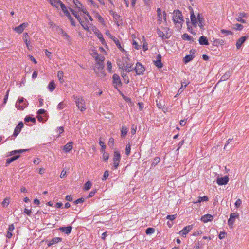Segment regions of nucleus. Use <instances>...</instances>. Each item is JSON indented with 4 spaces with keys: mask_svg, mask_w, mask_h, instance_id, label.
<instances>
[{
    "mask_svg": "<svg viewBox=\"0 0 249 249\" xmlns=\"http://www.w3.org/2000/svg\"><path fill=\"white\" fill-rule=\"evenodd\" d=\"M173 20L175 24H178L180 25L179 27H182V24L184 22V19L182 13L179 10H174Z\"/></svg>",
    "mask_w": 249,
    "mask_h": 249,
    "instance_id": "nucleus-1",
    "label": "nucleus"
},
{
    "mask_svg": "<svg viewBox=\"0 0 249 249\" xmlns=\"http://www.w3.org/2000/svg\"><path fill=\"white\" fill-rule=\"evenodd\" d=\"M104 68V66L103 64V62L96 63L94 71L98 76L103 77L106 75Z\"/></svg>",
    "mask_w": 249,
    "mask_h": 249,
    "instance_id": "nucleus-2",
    "label": "nucleus"
},
{
    "mask_svg": "<svg viewBox=\"0 0 249 249\" xmlns=\"http://www.w3.org/2000/svg\"><path fill=\"white\" fill-rule=\"evenodd\" d=\"M28 105L27 100L23 97H19L16 103V107L18 109L23 110Z\"/></svg>",
    "mask_w": 249,
    "mask_h": 249,
    "instance_id": "nucleus-3",
    "label": "nucleus"
},
{
    "mask_svg": "<svg viewBox=\"0 0 249 249\" xmlns=\"http://www.w3.org/2000/svg\"><path fill=\"white\" fill-rule=\"evenodd\" d=\"M75 103L78 108L81 111H83L86 110L85 102L84 99L82 97H74Z\"/></svg>",
    "mask_w": 249,
    "mask_h": 249,
    "instance_id": "nucleus-4",
    "label": "nucleus"
},
{
    "mask_svg": "<svg viewBox=\"0 0 249 249\" xmlns=\"http://www.w3.org/2000/svg\"><path fill=\"white\" fill-rule=\"evenodd\" d=\"M239 217V213H231L230 218L228 220V224L231 229L233 228V224L235 222V219Z\"/></svg>",
    "mask_w": 249,
    "mask_h": 249,
    "instance_id": "nucleus-5",
    "label": "nucleus"
},
{
    "mask_svg": "<svg viewBox=\"0 0 249 249\" xmlns=\"http://www.w3.org/2000/svg\"><path fill=\"white\" fill-rule=\"evenodd\" d=\"M190 14V19L193 26L195 27L197 26V18L196 17L193 8L191 7H189Z\"/></svg>",
    "mask_w": 249,
    "mask_h": 249,
    "instance_id": "nucleus-6",
    "label": "nucleus"
},
{
    "mask_svg": "<svg viewBox=\"0 0 249 249\" xmlns=\"http://www.w3.org/2000/svg\"><path fill=\"white\" fill-rule=\"evenodd\" d=\"M134 70L137 75H142L143 74L145 68L141 63L137 62Z\"/></svg>",
    "mask_w": 249,
    "mask_h": 249,
    "instance_id": "nucleus-7",
    "label": "nucleus"
},
{
    "mask_svg": "<svg viewBox=\"0 0 249 249\" xmlns=\"http://www.w3.org/2000/svg\"><path fill=\"white\" fill-rule=\"evenodd\" d=\"M119 69H121L123 71H126V72H130L134 69L132 68V65L128 64L124 66L123 64H118Z\"/></svg>",
    "mask_w": 249,
    "mask_h": 249,
    "instance_id": "nucleus-8",
    "label": "nucleus"
},
{
    "mask_svg": "<svg viewBox=\"0 0 249 249\" xmlns=\"http://www.w3.org/2000/svg\"><path fill=\"white\" fill-rule=\"evenodd\" d=\"M28 25V23H23L20 25L16 27L14 30V31L18 34H21L23 32V30L25 28H26Z\"/></svg>",
    "mask_w": 249,
    "mask_h": 249,
    "instance_id": "nucleus-9",
    "label": "nucleus"
},
{
    "mask_svg": "<svg viewBox=\"0 0 249 249\" xmlns=\"http://www.w3.org/2000/svg\"><path fill=\"white\" fill-rule=\"evenodd\" d=\"M229 181V178L227 176H225L223 177L218 178H217V183L219 185H223L226 184Z\"/></svg>",
    "mask_w": 249,
    "mask_h": 249,
    "instance_id": "nucleus-10",
    "label": "nucleus"
},
{
    "mask_svg": "<svg viewBox=\"0 0 249 249\" xmlns=\"http://www.w3.org/2000/svg\"><path fill=\"white\" fill-rule=\"evenodd\" d=\"M193 225H189L185 227L179 232V234L183 237H185L186 234L192 229Z\"/></svg>",
    "mask_w": 249,
    "mask_h": 249,
    "instance_id": "nucleus-11",
    "label": "nucleus"
},
{
    "mask_svg": "<svg viewBox=\"0 0 249 249\" xmlns=\"http://www.w3.org/2000/svg\"><path fill=\"white\" fill-rule=\"evenodd\" d=\"M237 21L243 23H246L245 20L242 19V18L247 17V14L246 13H245V12H240L237 14Z\"/></svg>",
    "mask_w": 249,
    "mask_h": 249,
    "instance_id": "nucleus-12",
    "label": "nucleus"
},
{
    "mask_svg": "<svg viewBox=\"0 0 249 249\" xmlns=\"http://www.w3.org/2000/svg\"><path fill=\"white\" fill-rule=\"evenodd\" d=\"M23 124L22 122H19L18 125L16 127L14 132L13 133V135L14 136H17L20 132L21 128L23 127Z\"/></svg>",
    "mask_w": 249,
    "mask_h": 249,
    "instance_id": "nucleus-13",
    "label": "nucleus"
},
{
    "mask_svg": "<svg viewBox=\"0 0 249 249\" xmlns=\"http://www.w3.org/2000/svg\"><path fill=\"white\" fill-rule=\"evenodd\" d=\"M154 63L157 67L159 68L163 67V64L161 62V56L160 54H158L157 56L156 60L154 61Z\"/></svg>",
    "mask_w": 249,
    "mask_h": 249,
    "instance_id": "nucleus-14",
    "label": "nucleus"
},
{
    "mask_svg": "<svg viewBox=\"0 0 249 249\" xmlns=\"http://www.w3.org/2000/svg\"><path fill=\"white\" fill-rule=\"evenodd\" d=\"M15 229V227L13 224L9 225V227L8 228L7 231V235L6 237L8 239H10L12 236V232Z\"/></svg>",
    "mask_w": 249,
    "mask_h": 249,
    "instance_id": "nucleus-15",
    "label": "nucleus"
},
{
    "mask_svg": "<svg viewBox=\"0 0 249 249\" xmlns=\"http://www.w3.org/2000/svg\"><path fill=\"white\" fill-rule=\"evenodd\" d=\"M213 218V216H212L211 214H207L202 216L201 218V220L204 223H206L209 221H212Z\"/></svg>",
    "mask_w": 249,
    "mask_h": 249,
    "instance_id": "nucleus-16",
    "label": "nucleus"
},
{
    "mask_svg": "<svg viewBox=\"0 0 249 249\" xmlns=\"http://www.w3.org/2000/svg\"><path fill=\"white\" fill-rule=\"evenodd\" d=\"M53 6L57 8L61 6V3H63L60 0H47Z\"/></svg>",
    "mask_w": 249,
    "mask_h": 249,
    "instance_id": "nucleus-17",
    "label": "nucleus"
},
{
    "mask_svg": "<svg viewBox=\"0 0 249 249\" xmlns=\"http://www.w3.org/2000/svg\"><path fill=\"white\" fill-rule=\"evenodd\" d=\"M247 39V37L243 36L240 37L239 39L237 40L236 46L237 49H239L241 47L242 45L245 42Z\"/></svg>",
    "mask_w": 249,
    "mask_h": 249,
    "instance_id": "nucleus-18",
    "label": "nucleus"
},
{
    "mask_svg": "<svg viewBox=\"0 0 249 249\" xmlns=\"http://www.w3.org/2000/svg\"><path fill=\"white\" fill-rule=\"evenodd\" d=\"M197 18L199 22V26L201 29H202L204 26L205 22L202 15L199 13L197 16Z\"/></svg>",
    "mask_w": 249,
    "mask_h": 249,
    "instance_id": "nucleus-19",
    "label": "nucleus"
},
{
    "mask_svg": "<svg viewBox=\"0 0 249 249\" xmlns=\"http://www.w3.org/2000/svg\"><path fill=\"white\" fill-rule=\"evenodd\" d=\"M94 33L96 35L97 37L100 39V41L102 42L103 44H104L105 43V40L103 37L102 34L101 33V32L97 29H95L94 31Z\"/></svg>",
    "mask_w": 249,
    "mask_h": 249,
    "instance_id": "nucleus-20",
    "label": "nucleus"
},
{
    "mask_svg": "<svg viewBox=\"0 0 249 249\" xmlns=\"http://www.w3.org/2000/svg\"><path fill=\"white\" fill-rule=\"evenodd\" d=\"M60 231L62 232H65L67 234H69L72 230V227L68 226V227H62L59 228Z\"/></svg>",
    "mask_w": 249,
    "mask_h": 249,
    "instance_id": "nucleus-21",
    "label": "nucleus"
},
{
    "mask_svg": "<svg viewBox=\"0 0 249 249\" xmlns=\"http://www.w3.org/2000/svg\"><path fill=\"white\" fill-rule=\"evenodd\" d=\"M73 142H70L68 143H67L65 145H64L63 147V150L65 152H69L73 147Z\"/></svg>",
    "mask_w": 249,
    "mask_h": 249,
    "instance_id": "nucleus-22",
    "label": "nucleus"
},
{
    "mask_svg": "<svg viewBox=\"0 0 249 249\" xmlns=\"http://www.w3.org/2000/svg\"><path fill=\"white\" fill-rule=\"evenodd\" d=\"M62 238L59 237H54L53 238H52L49 242V243L48 244V246H51L53 245H54L55 244L58 243L59 242L61 241Z\"/></svg>",
    "mask_w": 249,
    "mask_h": 249,
    "instance_id": "nucleus-23",
    "label": "nucleus"
},
{
    "mask_svg": "<svg viewBox=\"0 0 249 249\" xmlns=\"http://www.w3.org/2000/svg\"><path fill=\"white\" fill-rule=\"evenodd\" d=\"M112 78L114 83L119 85L121 84L120 78L118 74H114Z\"/></svg>",
    "mask_w": 249,
    "mask_h": 249,
    "instance_id": "nucleus-24",
    "label": "nucleus"
},
{
    "mask_svg": "<svg viewBox=\"0 0 249 249\" xmlns=\"http://www.w3.org/2000/svg\"><path fill=\"white\" fill-rule=\"evenodd\" d=\"M20 157V155H17L6 160V166H7L12 162L16 160Z\"/></svg>",
    "mask_w": 249,
    "mask_h": 249,
    "instance_id": "nucleus-25",
    "label": "nucleus"
},
{
    "mask_svg": "<svg viewBox=\"0 0 249 249\" xmlns=\"http://www.w3.org/2000/svg\"><path fill=\"white\" fill-rule=\"evenodd\" d=\"M199 42L201 45H208L209 44L207 37L204 36H202L199 38Z\"/></svg>",
    "mask_w": 249,
    "mask_h": 249,
    "instance_id": "nucleus-26",
    "label": "nucleus"
},
{
    "mask_svg": "<svg viewBox=\"0 0 249 249\" xmlns=\"http://www.w3.org/2000/svg\"><path fill=\"white\" fill-rule=\"evenodd\" d=\"M121 155L120 152L118 151H115L114 152V156L113 158V161H120Z\"/></svg>",
    "mask_w": 249,
    "mask_h": 249,
    "instance_id": "nucleus-27",
    "label": "nucleus"
},
{
    "mask_svg": "<svg viewBox=\"0 0 249 249\" xmlns=\"http://www.w3.org/2000/svg\"><path fill=\"white\" fill-rule=\"evenodd\" d=\"M225 44V42L221 39H215L213 42V45L215 46L219 45H223Z\"/></svg>",
    "mask_w": 249,
    "mask_h": 249,
    "instance_id": "nucleus-28",
    "label": "nucleus"
},
{
    "mask_svg": "<svg viewBox=\"0 0 249 249\" xmlns=\"http://www.w3.org/2000/svg\"><path fill=\"white\" fill-rule=\"evenodd\" d=\"M61 8L62 9V10L63 11V12L66 15V16L68 18H71V15H70L69 12L68 11L66 7L63 3H61Z\"/></svg>",
    "mask_w": 249,
    "mask_h": 249,
    "instance_id": "nucleus-29",
    "label": "nucleus"
},
{
    "mask_svg": "<svg viewBox=\"0 0 249 249\" xmlns=\"http://www.w3.org/2000/svg\"><path fill=\"white\" fill-rule=\"evenodd\" d=\"M112 40H113V41L114 42V43L116 45L117 47L118 48V49H119L122 52L124 51V50L123 48H122V46L121 45L120 42V41H119L118 39H117L115 37H113V39Z\"/></svg>",
    "mask_w": 249,
    "mask_h": 249,
    "instance_id": "nucleus-30",
    "label": "nucleus"
},
{
    "mask_svg": "<svg viewBox=\"0 0 249 249\" xmlns=\"http://www.w3.org/2000/svg\"><path fill=\"white\" fill-rule=\"evenodd\" d=\"M182 38L183 40H186L190 41H193V37L187 34H184L182 35Z\"/></svg>",
    "mask_w": 249,
    "mask_h": 249,
    "instance_id": "nucleus-31",
    "label": "nucleus"
},
{
    "mask_svg": "<svg viewBox=\"0 0 249 249\" xmlns=\"http://www.w3.org/2000/svg\"><path fill=\"white\" fill-rule=\"evenodd\" d=\"M48 88L51 92L54 90L55 88V84L54 82L53 81L50 82L48 85Z\"/></svg>",
    "mask_w": 249,
    "mask_h": 249,
    "instance_id": "nucleus-32",
    "label": "nucleus"
},
{
    "mask_svg": "<svg viewBox=\"0 0 249 249\" xmlns=\"http://www.w3.org/2000/svg\"><path fill=\"white\" fill-rule=\"evenodd\" d=\"M129 60V58L126 56L125 57H123L122 58V62L120 61H118V64H123L124 65L128 64V61Z\"/></svg>",
    "mask_w": 249,
    "mask_h": 249,
    "instance_id": "nucleus-33",
    "label": "nucleus"
},
{
    "mask_svg": "<svg viewBox=\"0 0 249 249\" xmlns=\"http://www.w3.org/2000/svg\"><path fill=\"white\" fill-rule=\"evenodd\" d=\"M127 133V128L125 126H123L121 129V136L125 137Z\"/></svg>",
    "mask_w": 249,
    "mask_h": 249,
    "instance_id": "nucleus-34",
    "label": "nucleus"
},
{
    "mask_svg": "<svg viewBox=\"0 0 249 249\" xmlns=\"http://www.w3.org/2000/svg\"><path fill=\"white\" fill-rule=\"evenodd\" d=\"M193 58V56L192 55H187L183 59V62L187 63L192 60Z\"/></svg>",
    "mask_w": 249,
    "mask_h": 249,
    "instance_id": "nucleus-35",
    "label": "nucleus"
},
{
    "mask_svg": "<svg viewBox=\"0 0 249 249\" xmlns=\"http://www.w3.org/2000/svg\"><path fill=\"white\" fill-rule=\"evenodd\" d=\"M57 77L58 78L59 80L61 83H63L64 82L63 78V72L62 71H58L57 73Z\"/></svg>",
    "mask_w": 249,
    "mask_h": 249,
    "instance_id": "nucleus-36",
    "label": "nucleus"
},
{
    "mask_svg": "<svg viewBox=\"0 0 249 249\" xmlns=\"http://www.w3.org/2000/svg\"><path fill=\"white\" fill-rule=\"evenodd\" d=\"M208 200V198L207 196H204L203 197H199L197 201L195 202L196 203H200L201 201H207Z\"/></svg>",
    "mask_w": 249,
    "mask_h": 249,
    "instance_id": "nucleus-37",
    "label": "nucleus"
},
{
    "mask_svg": "<svg viewBox=\"0 0 249 249\" xmlns=\"http://www.w3.org/2000/svg\"><path fill=\"white\" fill-rule=\"evenodd\" d=\"M95 58L96 61V62H103L105 60V57L103 56H102L100 54H99L97 56H95Z\"/></svg>",
    "mask_w": 249,
    "mask_h": 249,
    "instance_id": "nucleus-38",
    "label": "nucleus"
},
{
    "mask_svg": "<svg viewBox=\"0 0 249 249\" xmlns=\"http://www.w3.org/2000/svg\"><path fill=\"white\" fill-rule=\"evenodd\" d=\"M221 33L222 34H224L225 35L228 36V35H232L233 33L231 31L225 30V29H221L220 30Z\"/></svg>",
    "mask_w": 249,
    "mask_h": 249,
    "instance_id": "nucleus-39",
    "label": "nucleus"
},
{
    "mask_svg": "<svg viewBox=\"0 0 249 249\" xmlns=\"http://www.w3.org/2000/svg\"><path fill=\"white\" fill-rule=\"evenodd\" d=\"M122 76L126 83H128L129 82L128 76L126 73H124V71L122 72Z\"/></svg>",
    "mask_w": 249,
    "mask_h": 249,
    "instance_id": "nucleus-40",
    "label": "nucleus"
},
{
    "mask_svg": "<svg viewBox=\"0 0 249 249\" xmlns=\"http://www.w3.org/2000/svg\"><path fill=\"white\" fill-rule=\"evenodd\" d=\"M155 232V229L153 228H148L145 231L147 234H152Z\"/></svg>",
    "mask_w": 249,
    "mask_h": 249,
    "instance_id": "nucleus-41",
    "label": "nucleus"
},
{
    "mask_svg": "<svg viewBox=\"0 0 249 249\" xmlns=\"http://www.w3.org/2000/svg\"><path fill=\"white\" fill-rule=\"evenodd\" d=\"M243 28V26L241 24L236 23L234 25V29L236 30L240 31Z\"/></svg>",
    "mask_w": 249,
    "mask_h": 249,
    "instance_id": "nucleus-42",
    "label": "nucleus"
},
{
    "mask_svg": "<svg viewBox=\"0 0 249 249\" xmlns=\"http://www.w3.org/2000/svg\"><path fill=\"white\" fill-rule=\"evenodd\" d=\"M91 187V183L89 181H88L85 184V187L84 189L86 190H88Z\"/></svg>",
    "mask_w": 249,
    "mask_h": 249,
    "instance_id": "nucleus-43",
    "label": "nucleus"
},
{
    "mask_svg": "<svg viewBox=\"0 0 249 249\" xmlns=\"http://www.w3.org/2000/svg\"><path fill=\"white\" fill-rule=\"evenodd\" d=\"M79 22L84 29H85L86 30H89V26L87 23H85L84 21H82L81 20H80V21H79Z\"/></svg>",
    "mask_w": 249,
    "mask_h": 249,
    "instance_id": "nucleus-44",
    "label": "nucleus"
},
{
    "mask_svg": "<svg viewBox=\"0 0 249 249\" xmlns=\"http://www.w3.org/2000/svg\"><path fill=\"white\" fill-rule=\"evenodd\" d=\"M70 10H71V12L72 13V14L74 16V17L78 20V21H80L81 19L79 17V16L77 15V13L74 10H73L72 9H71Z\"/></svg>",
    "mask_w": 249,
    "mask_h": 249,
    "instance_id": "nucleus-45",
    "label": "nucleus"
},
{
    "mask_svg": "<svg viewBox=\"0 0 249 249\" xmlns=\"http://www.w3.org/2000/svg\"><path fill=\"white\" fill-rule=\"evenodd\" d=\"M9 204V199L6 198L2 202V205L3 207H7Z\"/></svg>",
    "mask_w": 249,
    "mask_h": 249,
    "instance_id": "nucleus-46",
    "label": "nucleus"
},
{
    "mask_svg": "<svg viewBox=\"0 0 249 249\" xmlns=\"http://www.w3.org/2000/svg\"><path fill=\"white\" fill-rule=\"evenodd\" d=\"M73 2L78 9H80V7L82 6V4L78 0H73Z\"/></svg>",
    "mask_w": 249,
    "mask_h": 249,
    "instance_id": "nucleus-47",
    "label": "nucleus"
},
{
    "mask_svg": "<svg viewBox=\"0 0 249 249\" xmlns=\"http://www.w3.org/2000/svg\"><path fill=\"white\" fill-rule=\"evenodd\" d=\"M107 71L111 73L112 72V70H111L112 64L110 61H107Z\"/></svg>",
    "mask_w": 249,
    "mask_h": 249,
    "instance_id": "nucleus-48",
    "label": "nucleus"
},
{
    "mask_svg": "<svg viewBox=\"0 0 249 249\" xmlns=\"http://www.w3.org/2000/svg\"><path fill=\"white\" fill-rule=\"evenodd\" d=\"M160 161V159L159 157H156L154 159L152 165L155 166Z\"/></svg>",
    "mask_w": 249,
    "mask_h": 249,
    "instance_id": "nucleus-49",
    "label": "nucleus"
},
{
    "mask_svg": "<svg viewBox=\"0 0 249 249\" xmlns=\"http://www.w3.org/2000/svg\"><path fill=\"white\" fill-rule=\"evenodd\" d=\"M230 75L231 73L230 72L226 73L223 76H222L221 79L223 81L226 80V79L229 78V77H230Z\"/></svg>",
    "mask_w": 249,
    "mask_h": 249,
    "instance_id": "nucleus-50",
    "label": "nucleus"
},
{
    "mask_svg": "<svg viewBox=\"0 0 249 249\" xmlns=\"http://www.w3.org/2000/svg\"><path fill=\"white\" fill-rule=\"evenodd\" d=\"M131 151V146L129 144H127L126 146L125 154L127 155H129Z\"/></svg>",
    "mask_w": 249,
    "mask_h": 249,
    "instance_id": "nucleus-51",
    "label": "nucleus"
},
{
    "mask_svg": "<svg viewBox=\"0 0 249 249\" xmlns=\"http://www.w3.org/2000/svg\"><path fill=\"white\" fill-rule=\"evenodd\" d=\"M25 121L29 122V121H31L32 122L35 123L36 122V119L35 118H32L30 117H26L25 119Z\"/></svg>",
    "mask_w": 249,
    "mask_h": 249,
    "instance_id": "nucleus-52",
    "label": "nucleus"
},
{
    "mask_svg": "<svg viewBox=\"0 0 249 249\" xmlns=\"http://www.w3.org/2000/svg\"><path fill=\"white\" fill-rule=\"evenodd\" d=\"M99 143L102 147V151H104L105 149L106 148V145L104 142L101 141V138H100Z\"/></svg>",
    "mask_w": 249,
    "mask_h": 249,
    "instance_id": "nucleus-53",
    "label": "nucleus"
},
{
    "mask_svg": "<svg viewBox=\"0 0 249 249\" xmlns=\"http://www.w3.org/2000/svg\"><path fill=\"white\" fill-rule=\"evenodd\" d=\"M108 176H109L108 171L107 170L105 171V172L104 173L103 177L102 178V180L103 181L105 180L107 178Z\"/></svg>",
    "mask_w": 249,
    "mask_h": 249,
    "instance_id": "nucleus-54",
    "label": "nucleus"
},
{
    "mask_svg": "<svg viewBox=\"0 0 249 249\" xmlns=\"http://www.w3.org/2000/svg\"><path fill=\"white\" fill-rule=\"evenodd\" d=\"M202 233V232L201 230H197L193 233L192 235L194 236H197L201 235Z\"/></svg>",
    "mask_w": 249,
    "mask_h": 249,
    "instance_id": "nucleus-55",
    "label": "nucleus"
},
{
    "mask_svg": "<svg viewBox=\"0 0 249 249\" xmlns=\"http://www.w3.org/2000/svg\"><path fill=\"white\" fill-rule=\"evenodd\" d=\"M242 204V201L241 199H237L235 203V206L236 207V208H239L241 205Z\"/></svg>",
    "mask_w": 249,
    "mask_h": 249,
    "instance_id": "nucleus-56",
    "label": "nucleus"
},
{
    "mask_svg": "<svg viewBox=\"0 0 249 249\" xmlns=\"http://www.w3.org/2000/svg\"><path fill=\"white\" fill-rule=\"evenodd\" d=\"M133 45L134 46L135 48L137 50L139 49L141 46V45H139L135 40H133Z\"/></svg>",
    "mask_w": 249,
    "mask_h": 249,
    "instance_id": "nucleus-57",
    "label": "nucleus"
},
{
    "mask_svg": "<svg viewBox=\"0 0 249 249\" xmlns=\"http://www.w3.org/2000/svg\"><path fill=\"white\" fill-rule=\"evenodd\" d=\"M157 34H158L159 36L162 37V38H163L164 36H165L164 33L160 30H157Z\"/></svg>",
    "mask_w": 249,
    "mask_h": 249,
    "instance_id": "nucleus-58",
    "label": "nucleus"
},
{
    "mask_svg": "<svg viewBox=\"0 0 249 249\" xmlns=\"http://www.w3.org/2000/svg\"><path fill=\"white\" fill-rule=\"evenodd\" d=\"M64 104L63 102H61L58 104L57 108L58 110H61L64 108Z\"/></svg>",
    "mask_w": 249,
    "mask_h": 249,
    "instance_id": "nucleus-59",
    "label": "nucleus"
},
{
    "mask_svg": "<svg viewBox=\"0 0 249 249\" xmlns=\"http://www.w3.org/2000/svg\"><path fill=\"white\" fill-rule=\"evenodd\" d=\"M109 158L108 154L104 152L103 155V158L104 161H106L108 160Z\"/></svg>",
    "mask_w": 249,
    "mask_h": 249,
    "instance_id": "nucleus-60",
    "label": "nucleus"
},
{
    "mask_svg": "<svg viewBox=\"0 0 249 249\" xmlns=\"http://www.w3.org/2000/svg\"><path fill=\"white\" fill-rule=\"evenodd\" d=\"M157 13H158V17L159 18V20L161 21V11L160 9L158 8L157 10Z\"/></svg>",
    "mask_w": 249,
    "mask_h": 249,
    "instance_id": "nucleus-61",
    "label": "nucleus"
},
{
    "mask_svg": "<svg viewBox=\"0 0 249 249\" xmlns=\"http://www.w3.org/2000/svg\"><path fill=\"white\" fill-rule=\"evenodd\" d=\"M176 218V215H168L167 216L166 218L170 220H173Z\"/></svg>",
    "mask_w": 249,
    "mask_h": 249,
    "instance_id": "nucleus-62",
    "label": "nucleus"
},
{
    "mask_svg": "<svg viewBox=\"0 0 249 249\" xmlns=\"http://www.w3.org/2000/svg\"><path fill=\"white\" fill-rule=\"evenodd\" d=\"M114 144V139L113 138H110L109 140L108 144L110 146H113Z\"/></svg>",
    "mask_w": 249,
    "mask_h": 249,
    "instance_id": "nucleus-63",
    "label": "nucleus"
},
{
    "mask_svg": "<svg viewBox=\"0 0 249 249\" xmlns=\"http://www.w3.org/2000/svg\"><path fill=\"white\" fill-rule=\"evenodd\" d=\"M225 235L226 233L225 232H220L218 236L219 238L220 239L224 238L225 236Z\"/></svg>",
    "mask_w": 249,
    "mask_h": 249,
    "instance_id": "nucleus-64",
    "label": "nucleus"
}]
</instances>
